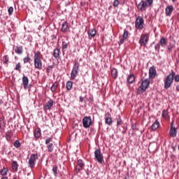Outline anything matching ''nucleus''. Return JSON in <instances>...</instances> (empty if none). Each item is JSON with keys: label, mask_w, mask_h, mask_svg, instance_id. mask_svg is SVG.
<instances>
[{"label": "nucleus", "mask_w": 179, "mask_h": 179, "mask_svg": "<svg viewBox=\"0 0 179 179\" xmlns=\"http://www.w3.org/2000/svg\"><path fill=\"white\" fill-rule=\"evenodd\" d=\"M111 76L113 79H117V76H118V71L117 70V69L115 68H113L111 69Z\"/></svg>", "instance_id": "nucleus-20"}, {"label": "nucleus", "mask_w": 179, "mask_h": 179, "mask_svg": "<svg viewBox=\"0 0 179 179\" xmlns=\"http://www.w3.org/2000/svg\"><path fill=\"white\" fill-rule=\"evenodd\" d=\"M106 124H107L108 125H111V124H113V118H111V115L110 114V113H107V114H106Z\"/></svg>", "instance_id": "nucleus-18"}, {"label": "nucleus", "mask_w": 179, "mask_h": 179, "mask_svg": "<svg viewBox=\"0 0 179 179\" xmlns=\"http://www.w3.org/2000/svg\"><path fill=\"white\" fill-rule=\"evenodd\" d=\"M15 52L19 55H22L23 53V46H17Z\"/></svg>", "instance_id": "nucleus-28"}, {"label": "nucleus", "mask_w": 179, "mask_h": 179, "mask_svg": "<svg viewBox=\"0 0 179 179\" xmlns=\"http://www.w3.org/2000/svg\"><path fill=\"white\" fill-rule=\"evenodd\" d=\"M174 76H176V72L173 71L166 76L164 80V89L167 90L169 89V87H171L173 82H174Z\"/></svg>", "instance_id": "nucleus-2"}, {"label": "nucleus", "mask_w": 179, "mask_h": 179, "mask_svg": "<svg viewBox=\"0 0 179 179\" xmlns=\"http://www.w3.org/2000/svg\"><path fill=\"white\" fill-rule=\"evenodd\" d=\"M38 159V154H32L29 160V166L31 169H34L36 166V161Z\"/></svg>", "instance_id": "nucleus-10"}, {"label": "nucleus", "mask_w": 179, "mask_h": 179, "mask_svg": "<svg viewBox=\"0 0 179 179\" xmlns=\"http://www.w3.org/2000/svg\"><path fill=\"white\" fill-rule=\"evenodd\" d=\"M172 50H173V46L172 45L168 46V51H169V52H171V51Z\"/></svg>", "instance_id": "nucleus-47"}, {"label": "nucleus", "mask_w": 179, "mask_h": 179, "mask_svg": "<svg viewBox=\"0 0 179 179\" xmlns=\"http://www.w3.org/2000/svg\"><path fill=\"white\" fill-rule=\"evenodd\" d=\"M48 152H51L54 150V144L53 143H50L47 146Z\"/></svg>", "instance_id": "nucleus-33"}, {"label": "nucleus", "mask_w": 179, "mask_h": 179, "mask_svg": "<svg viewBox=\"0 0 179 179\" xmlns=\"http://www.w3.org/2000/svg\"><path fill=\"white\" fill-rule=\"evenodd\" d=\"M125 132H127V129L123 128V130L122 131V133L125 134Z\"/></svg>", "instance_id": "nucleus-48"}, {"label": "nucleus", "mask_w": 179, "mask_h": 179, "mask_svg": "<svg viewBox=\"0 0 179 179\" xmlns=\"http://www.w3.org/2000/svg\"><path fill=\"white\" fill-rule=\"evenodd\" d=\"M159 44L161 47H166L167 45V40L164 37H162L160 38Z\"/></svg>", "instance_id": "nucleus-23"}, {"label": "nucleus", "mask_w": 179, "mask_h": 179, "mask_svg": "<svg viewBox=\"0 0 179 179\" xmlns=\"http://www.w3.org/2000/svg\"><path fill=\"white\" fill-rule=\"evenodd\" d=\"M50 142H52V136L46 138L45 140V145H48L50 143Z\"/></svg>", "instance_id": "nucleus-41"}, {"label": "nucleus", "mask_w": 179, "mask_h": 179, "mask_svg": "<svg viewBox=\"0 0 179 179\" xmlns=\"http://www.w3.org/2000/svg\"><path fill=\"white\" fill-rule=\"evenodd\" d=\"M174 10V7L173 6H168L165 8V13L166 16H171V13H173V11Z\"/></svg>", "instance_id": "nucleus-16"}, {"label": "nucleus", "mask_w": 179, "mask_h": 179, "mask_svg": "<svg viewBox=\"0 0 179 179\" xmlns=\"http://www.w3.org/2000/svg\"><path fill=\"white\" fill-rule=\"evenodd\" d=\"M149 42V34H141L139 40V43L143 47H146V44Z\"/></svg>", "instance_id": "nucleus-8"}, {"label": "nucleus", "mask_w": 179, "mask_h": 179, "mask_svg": "<svg viewBox=\"0 0 179 179\" xmlns=\"http://www.w3.org/2000/svg\"><path fill=\"white\" fill-rule=\"evenodd\" d=\"M54 106V101L52 99H50L48 102L45 104L43 108L44 111H48V110H51L52 106Z\"/></svg>", "instance_id": "nucleus-13"}, {"label": "nucleus", "mask_w": 179, "mask_h": 179, "mask_svg": "<svg viewBox=\"0 0 179 179\" xmlns=\"http://www.w3.org/2000/svg\"><path fill=\"white\" fill-rule=\"evenodd\" d=\"M15 148H20V141L19 140H16L14 143Z\"/></svg>", "instance_id": "nucleus-38"}, {"label": "nucleus", "mask_w": 179, "mask_h": 179, "mask_svg": "<svg viewBox=\"0 0 179 179\" xmlns=\"http://www.w3.org/2000/svg\"><path fill=\"white\" fill-rule=\"evenodd\" d=\"M129 34V33L128 32V31L124 30L123 35L122 36V38L120 40L119 45H121V44H124L125 40H127V38H128Z\"/></svg>", "instance_id": "nucleus-14"}, {"label": "nucleus", "mask_w": 179, "mask_h": 179, "mask_svg": "<svg viewBox=\"0 0 179 179\" xmlns=\"http://www.w3.org/2000/svg\"><path fill=\"white\" fill-rule=\"evenodd\" d=\"M134 82H135V76H134V74H131L128 76L127 83L131 84V83H134Z\"/></svg>", "instance_id": "nucleus-25"}, {"label": "nucleus", "mask_w": 179, "mask_h": 179, "mask_svg": "<svg viewBox=\"0 0 179 179\" xmlns=\"http://www.w3.org/2000/svg\"><path fill=\"white\" fill-rule=\"evenodd\" d=\"M52 171H53L55 176H57V174H58V166H57V165L53 166Z\"/></svg>", "instance_id": "nucleus-35"}, {"label": "nucleus", "mask_w": 179, "mask_h": 179, "mask_svg": "<svg viewBox=\"0 0 179 179\" xmlns=\"http://www.w3.org/2000/svg\"><path fill=\"white\" fill-rule=\"evenodd\" d=\"M172 2H176V0H172Z\"/></svg>", "instance_id": "nucleus-52"}, {"label": "nucleus", "mask_w": 179, "mask_h": 179, "mask_svg": "<svg viewBox=\"0 0 179 179\" xmlns=\"http://www.w3.org/2000/svg\"><path fill=\"white\" fill-rule=\"evenodd\" d=\"M22 68V66L20 65V63H18L16 64L15 69V71H19V72H20V69Z\"/></svg>", "instance_id": "nucleus-39"}, {"label": "nucleus", "mask_w": 179, "mask_h": 179, "mask_svg": "<svg viewBox=\"0 0 179 179\" xmlns=\"http://www.w3.org/2000/svg\"><path fill=\"white\" fill-rule=\"evenodd\" d=\"M53 68H54V65L48 66L46 69L47 73H50V72H52Z\"/></svg>", "instance_id": "nucleus-37"}, {"label": "nucleus", "mask_w": 179, "mask_h": 179, "mask_svg": "<svg viewBox=\"0 0 179 179\" xmlns=\"http://www.w3.org/2000/svg\"><path fill=\"white\" fill-rule=\"evenodd\" d=\"M8 168L3 167V168L1 170L0 174H1V176H6V174H8Z\"/></svg>", "instance_id": "nucleus-32"}, {"label": "nucleus", "mask_w": 179, "mask_h": 179, "mask_svg": "<svg viewBox=\"0 0 179 179\" xmlns=\"http://www.w3.org/2000/svg\"><path fill=\"white\" fill-rule=\"evenodd\" d=\"M8 11L9 15H12V13H13V7L8 8Z\"/></svg>", "instance_id": "nucleus-43"}, {"label": "nucleus", "mask_w": 179, "mask_h": 179, "mask_svg": "<svg viewBox=\"0 0 179 179\" xmlns=\"http://www.w3.org/2000/svg\"><path fill=\"white\" fill-rule=\"evenodd\" d=\"M119 3H120V1L118 0H115L113 2V6H115V7L118 6Z\"/></svg>", "instance_id": "nucleus-42"}, {"label": "nucleus", "mask_w": 179, "mask_h": 179, "mask_svg": "<svg viewBox=\"0 0 179 179\" xmlns=\"http://www.w3.org/2000/svg\"><path fill=\"white\" fill-rule=\"evenodd\" d=\"M4 59H5L4 64H8V62H9V58L8 57V55H5Z\"/></svg>", "instance_id": "nucleus-44"}, {"label": "nucleus", "mask_w": 179, "mask_h": 179, "mask_svg": "<svg viewBox=\"0 0 179 179\" xmlns=\"http://www.w3.org/2000/svg\"><path fill=\"white\" fill-rule=\"evenodd\" d=\"M153 5V0H142L138 5L137 9L140 12H146V8H149Z\"/></svg>", "instance_id": "nucleus-1"}, {"label": "nucleus", "mask_w": 179, "mask_h": 179, "mask_svg": "<svg viewBox=\"0 0 179 179\" xmlns=\"http://www.w3.org/2000/svg\"><path fill=\"white\" fill-rule=\"evenodd\" d=\"M88 36L91 37H94L96 36V29H92L88 31Z\"/></svg>", "instance_id": "nucleus-31"}, {"label": "nucleus", "mask_w": 179, "mask_h": 179, "mask_svg": "<svg viewBox=\"0 0 179 179\" xmlns=\"http://www.w3.org/2000/svg\"><path fill=\"white\" fill-rule=\"evenodd\" d=\"M41 53L40 52H36L34 54V66L36 69L41 70L43 69V62H41V59L40 58Z\"/></svg>", "instance_id": "nucleus-4"}, {"label": "nucleus", "mask_w": 179, "mask_h": 179, "mask_svg": "<svg viewBox=\"0 0 179 179\" xmlns=\"http://www.w3.org/2000/svg\"><path fill=\"white\" fill-rule=\"evenodd\" d=\"M143 24H145L143 21V17L138 16L136 19L135 21V27L138 29V30H143Z\"/></svg>", "instance_id": "nucleus-7"}, {"label": "nucleus", "mask_w": 179, "mask_h": 179, "mask_svg": "<svg viewBox=\"0 0 179 179\" xmlns=\"http://www.w3.org/2000/svg\"><path fill=\"white\" fill-rule=\"evenodd\" d=\"M155 50L157 51V52H160V43H157L155 46Z\"/></svg>", "instance_id": "nucleus-40"}, {"label": "nucleus", "mask_w": 179, "mask_h": 179, "mask_svg": "<svg viewBox=\"0 0 179 179\" xmlns=\"http://www.w3.org/2000/svg\"><path fill=\"white\" fill-rule=\"evenodd\" d=\"M12 137V136H10V134H6V138L7 139V141H10V138Z\"/></svg>", "instance_id": "nucleus-46"}, {"label": "nucleus", "mask_w": 179, "mask_h": 179, "mask_svg": "<svg viewBox=\"0 0 179 179\" xmlns=\"http://www.w3.org/2000/svg\"><path fill=\"white\" fill-rule=\"evenodd\" d=\"M174 125V121L171 122V129L169 131V135L171 136V138H176L177 136V129L173 127Z\"/></svg>", "instance_id": "nucleus-12"}, {"label": "nucleus", "mask_w": 179, "mask_h": 179, "mask_svg": "<svg viewBox=\"0 0 179 179\" xmlns=\"http://www.w3.org/2000/svg\"><path fill=\"white\" fill-rule=\"evenodd\" d=\"M93 122H92V117L90 116H85L83 118V127L84 128H90Z\"/></svg>", "instance_id": "nucleus-9"}, {"label": "nucleus", "mask_w": 179, "mask_h": 179, "mask_svg": "<svg viewBox=\"0 0 179 179\" xmlns=\"http://www.w3.org/2000/svg\"><path fill=\"white\" fill-rule=\"evenodd\" d=\"M80 66V64L78 62H75V64L73 65V69L71 73V80H73L78 76V73L79 72V68Z\"/></svg>", "instance_id": "nucleus-5"}, {"label": "nucleus", "mask_w": 179, "mask_h": 179, "mask_svg": "<svg viewBox=\"0 0 179 179\" xmlns=\"http://www.w3.org/2000/svg\"><path fill=\"white\" fill-rule=\"evenodd\" d=\"M53 57L56 59H59L60 57H59V48H56V49L54 50Z\"/></svg>", "instance_id": "nucleus-24"}, {"label": "nucleus", "mask_w": 179, "mask_h": 179, "mask_svg": "<svg viewBox=\"0 0 179 179\" xmlns=\"http://www.w3.org/2000/svg\"><path fill=\"white\" fill-rule=\"evenodd\" d=\"M162 117H164V110L162 113Z\"/></svg>", "instance_id": "nucleus-51"}, {"label": "nucleus", "mask_w": 179, "mask_h": 179, "mask_svg": "<svg viewBox=\"0 0 179 179\" xmlns=\"http://www.w3.org/2000/svg\"><path fill=\"white\" fill-rule=\"evenodd\" d=\"M117 120V125H122V120H121V116L119 115L118 117L116 118Z\"/></svg>", "instance_id": "nucleus-36"}, {"label": "nucleus", "mask_w": 179, "mask_h": 179, "mask_svg": "<svg viewBox=\"0 0 179 179\" xmlns=\"http://www.w3.org/2000/svg\"><path fill=\"white\" fill-rule=\"evenodd\" d=\"M68 45H69V41L66 40V41H62V50H66V48H68Z\"/></svg>", "instance_id": "nucleus-30"}, {"label": "nucleus", "mask_w": 179, "mask_h": 179, "mask_svg": "<svg viewBox=\"0 0 179 179\" xmlns=\"http://www.w3.org/2000/svg\"><path fill=\"white\" fill-rule=\"evenodd\" d=\"M19 167V164H17V162L16 161H13L12 162V169H13V171H14L15 173H16V171H17V168Z\"/></svg>", "instance_id": "nucleus-27"}, {"label": "nucleus", "mask_w": 179, "mask_h": 179, "mask_svg": "<svg viewBox=\"0 0 179 179\" xmlns=\"http://www.w3.org/2000/svg\"><path fill=\"white\" fill-rule=\"evenodd\" d=\"M94 157H95V160L98 162L100 164H103L104 163V159L103 157V154H101V150L100 149H96L94 151Z\"/></svg>", "instance_id": "nucleus-6"}, {"label": "nucleus", "mask_w": 179, "mask_h": 179, "mask_svg": "<svg viewBox=\"0 0 179 179\" xmlns=\"http://www.w3.org/2000/svg\"><path fill=\"white\" fill-rule=\"evenodd\" d=\"M159 127H160V123L159 122V121L155 120V122L150 127V129H152V131H156V129H157Z\"/></svg>", "instance_id": "nucleus-22"}, {"label": "nucleus", "mask_w": 179, "mask_h": 179, "mask_svg": "<svg viewBox=\"0 0 179 179\" xmlns=\"http://www.w3.org/2000/svg\"><path fill=\"white\" fill-rule=\"evenodd\" d=\"M80 101H81V103L83 101V97L82 96L80 97Z\"/></svg>", "instance_id": "nucleus-49"}, {"label": "nucleus", "mask_w": 179, "mask_h": 179, "mask_svg": "<svg viewBox=\"0 0 179 179\" xmlns=\"http://www.w3.org/2000/svg\"><path fill=\"white\" fill-rule=\"evenodd\" d=\"M34 136L35 138H40V136H41V129L40 128H36L34 131Z\"/></svg>", "instance_id": "nucleus-26"}, {"label": "nucleus", "mask_w": 179, "mask_h": 179, "mask_svg": "<svg viewBox=\"0 0 179 179\" xmlns=\"http://www.w3.org/2000/svg\"><path fill=\"white\" fill-rule=\"evenodd\" d=\"M1 179H8V178L7 177H3Z\"/></svg>", "instance_id": "nucleus-50"}, {"label": "nucleus", "mask_w": 179, "mask_h": 179, "mask_svg": "<svg viewBox=\"0 0 179 179\" xmlns=\"http://www.w3.org/2000/svg\"><path fill=\"white\" fill-rule=\"evenodd\" d=\"M73 86V83L72 81H67L66 83V90H72V87Z\"/></svg>", "instance_id": "nucleus-29"}, {"label": "nucleus", "mask_w": 179, "mask_h": 179, "mask_svg": "<svg viewBox=\"0 0 179 179\" xmlns=\"http://www.w3.org/2000/svg\"><path fill=\"white\" fill-rule=\"evenodd\" d=\"M68 30H69V26L68 25V22L65 21L62 24V27L61 31H63L64 33H65V31H68Z\"/></svg>", "instance_id": "nucleus-21"}, {"label": "nucleus", "mask_w": 179, "mask_h": 179, "mask_svg": "<svg viewBox=\"0 0 179 179\" xmlns=\"http://www.w3.org/2000/svg\"><path fill=\"white\" fill-rule=\"evenodd\" d=\"M173 79L175 82H179V76L178 75L174 76Z\"/></svg>", "instance_id": "nucleus-45"}, {"label": "nucleus", "mask_w": 179, "mask_h": 179, "mask_svg": "<svg viewBox=\"0 0 179 179\" xmlns=\"http://www.w3.org/2000/svg\"><path fill=\"white\" fill-rule=\"evenodd\" d=\"M150 85V80L149 79H145L141 82V85L138 88L137 94H143L146 92V89L149 87Z\"/></svg>", "instance_id": "nucleus-3"}, {"label": "nucleus", "mask_w": 179, "mask_h": 179, "mask_svg": "<svg viewBox=\"0 0 179 179\" xmlns=\"http://www.w3.org/2000/svg\"><path fill=\"white\" fill-rule=\"evenodd\" d=\"M58 86H59V83L58 81L55 82L50 87L51 92L52 93H55L57 92V89H58Z\"/></svg>", "instance_id": "nucleus-19"}, {"label": "nucleus", "mask_w": 179, "mask_h": 179, "mask_svg": "<svg viewBox=\"0 0 179 179\" xmlns=\"http://www.w3.org/2000/svg\"><path fill=\"white\" fill-rule=\"evenodd\" d=\"M34 1H37V0H34Z\"/></svg>", "instance_id": "nucleus-53"}, {"label": "nucleus", "mask_w": 179, "mask_h": 179, "mask_svg": "<svg viewBox=\"0 0 179 179\" xmlns=\"http://www.w3.org/2000/svg\"><path fill=\"white\" fill-rule=\"evenodd\" d=\"M155 76H156V68L152 66L149 69V78L150 79H154Z\"/></svg>", "instance_id": "nucleus-15"}, {"label": "nucleus", "mask_w": 179, "mask_h": 179, "mask_svg": "<svg viewBox=\"0 0 179 179\" xmlns=\"http://www.w3.org/2000/svg\"><path fill=\"white\" fill-rule=\"evenodd\" d=\"M83 169H85V163L83 162V160L78 159L77 165L76 166V171H77V173H80V171H82Z\"/></svg>", "instance_id": "nucleus-11"}, {"label": "nucleus", "mask_w": 179, "mask_h": 179, "mask_svg": "<svg viewBox=\"0 0 179 179\" xmlns=\"http://www.w3.org/2000/svg\"><path fill=\"white\" fill-rule=\"evenodd\" d=\"M22 85L25 90H27V89H29V87L27 86L29 85V78H27L26 76H23L22 77Z\"/></svg>", "instance_id": "nucleus-17"}, {"label": "nucleus", "mask_w": 179, "mask_h": 179, "mask_svg": "<svg viewBox=\"0 0 179 179\" xmlns=\"http://www.w3.org/2000/svg\"><path fill=\"white\" fill-rule=\"evenodd\" d=\"M31 59L30 58V57H29V55H27V56L23 59L24 64H27V62L30 64Z\"/></svg>", "instance_id": "nucleus-34"}]
</instances>
